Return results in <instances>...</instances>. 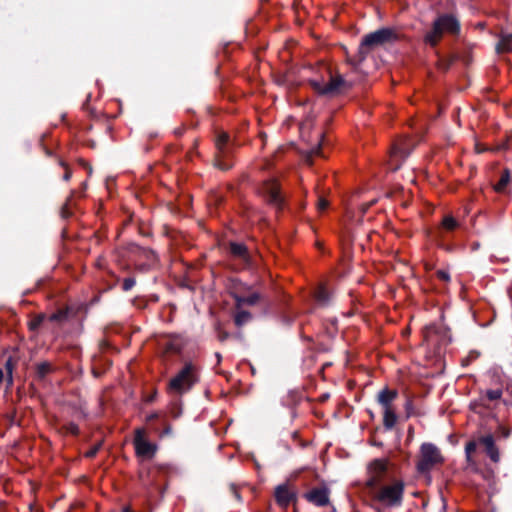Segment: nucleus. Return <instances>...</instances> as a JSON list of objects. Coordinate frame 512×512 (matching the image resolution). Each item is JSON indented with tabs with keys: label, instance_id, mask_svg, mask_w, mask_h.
<instances>
[{
	"label": "nucleus",
	"instance_id": "nucleus-5",
	"mask_svg": "<svg viewBox=\"0 0 512 512\" xmlns=\"http://www.w3.org/2000/svg\"><path fill=\"white\" fill-rule=\"evenodd\" d=\"M394 34L390 29H380L367 34L361 42L360 53L367 54L373 48L382 45L393 38Z\"/></svg>",
	"mask_w": 512,
	"mask_h": 512
},
{
	"label": "nucleus",
	"instance_id": "nucleus-35",
	"mask_svg": "<svg viewBox=\"0 0 512 512\" xmlns=\"http://www.w3.org/2000/svg\"><path fill=\"white\" fill-rule=\"evenodd\" d=\"M171 431H172L171 427H170V426H168V427H166V428L164 429L163 434H170V433H171Z\"/></svg>",
	"mask_w": 512,
	"mask_h": 512
},
{
	"label": "nucleus",
	"instance_id": "nucleus-31",
	"mask_svg": "<svg viewBox=\"0 0 512 512\" xmlns=\"http://www.w3.org/2000/svg\"><path fill=\"white\" fill-rule=\"evenodd\" d=\"M135 285V280L133 278H126L123 281V290L128 291Z\"/></svg>",
	"mask_w": 512,
	"mask_h": 512
},
{
	"label": "nucleus",
	"instance_id": "nucleus-33",
	"mask_svg": "<svg viewBox=\"0 0 512 512\" xmlns=\"http://www.w3.org/2000/svg\"><path fill=\"white\" fill-rule=\"evenodd\" d=\"M63 168H64V175H63V179L65 181H68L71 177V171L69 169V167L67 165H64L63 164Z\"/></svg>",
	"mask_w": 512,
	"mask_h": 512
},
{
	"label": "nucleus",
	"instance_id": "nucleus-18",
	"mask_svg": "<svg viewBox=\"0 0 512 512\" xmlns=\"http://www.w3.org/2000/svg\"><path fill=\"white\" fill-rule=\"evenodd\" d=\"M499 53L511 52L512 51V34L502 35L497 47Z\"/></svg>",
	"mask_w": 512,
	"mask_h": 512
},
{
	"label": "nucleus",
	"instance_id": "nucleus-7",
	"mask_svg": "<svg viewBox=\"0 0 512 512\" xmlns=\"http://www.w3.org/2000/svg\"><path fill=\"white\" fill-rule=\"evenodd\" d=\"M387 461L375 459L368 466L367 486L372 489L377 486L385 477L387 472Z\"/></svg>",
	"mask_w": 512,
	"mask_h": 512
},
{
	"label": "nucleus",
	"instance_id": "nucleus-4",
	"mask_svg": "<svg viewBox=\"0 0 512 512\" xmlns=\"http://www.w3.org/2000/svg\"><path fill=\"white\" fill-rule=\"evenodd\" d=\"M133 445L136 455L141 458L152 459L157 452V445L147 440L143 428L135 430Z\"/></svg>",
	"mask_w": 512,
	"mask_h": 512
},
{
	"label": "nucleus",
	"instance_id": "nucleus-40",
	"mask_svg": "<svg viewBox=\"0 0 512 512\" xmlns=\"http://www.w3.org/2000/svg\"><path fill=\"white\" fill-rule=\"evenodd\" d=\"M154 418H155V415H151V416H149V418H148V419H149V420H152V419H154Z\"/></svg>",
	"mask_w": 512,
	"mask_h": 512
},
{
	"label": "nucleus",
	"instance_id": "nucleus-28",
	"mask_svg": "<svg viewBox=\"0 0 512 512\" xmlns=\"http://www.w3.org/2000/svg\"><path fill=\"white\" fill-rule=\"evenodd\" d=\"M12 368H13L12 359H11V357H9L5 363V369L7 371L9 383H12Z\"/></svg>",
	"mask_w": 512,
	"mask_h": 512
},
{
	"label": "nucleus",
	"instance_id": "nucleus-14",
	"mask_svg": "<svg viewBox=\"0 0 512 512\" xmlns=\"http://www.w3.org/2000/svg\"><path fill=\"white\" fill-rule=\"evenodd\" d=\"M398 393L396 390L384 388L378 393L377 400L383 409L394 408L392 403L396 399Z\"/></svg>",
	"mask_w": 512,
	"mask_h": 512
},
{
	"label": "nucleus",
	"instance_id": "nucleus-1",
	"mask_svg": "<svg viewBox=\"0 0 512 512\" xmlns=\"http://www.w3.org/2000/svg\"><path fill=\"white\" fill-rule=\"evenodd\" d=\"M372 500L381 508L400 506L403 500L404 483L396 480L370 489Z\"/></svg>",
	"mask_w": 512,
	"mask_h": 512
},
{
	"label": "nucleus",
	"instance_id": "nucleus-9",
	"mask_svg": "<svg viewBox=\"0 0 512 512\" xmlns=\"http://www.w3.org/2000/svg\"><path fill=\"white\" fill-rule=\"evenodd\" d=\"M304 497L316 506H326L330 503V490L326 486L315 487L305 493Z\"/></svg>",
	"mask_w": 512,
	"mask_h": 512
},
{
	"label": "nucleus",
	"instance_id": "nucleus-41",
	"mask_svg": "<svg viewBox=\"0 0 512 512\" xmlns=\"http://www.w3.org/2000/svg\"><path fill=\"white\" fill-rule=\"evenodd\" d=\"M123 512H132L130 509L126 508Z\"/></svg>",
	"mask_w": 512,
	"mask_h": 512
},
{
	"label": "nucleus",
	"instance_id": "nucleus-12",
	"mask_svg": "<svg viewBox=\"0 0 512 512\" xmlns=\"http://www.w3.org/2000/svg\"><path fill=\"white\" fill-rule=\"evenodd\" d=\"M165 354H176L181 351L182 342L179 337L163 338L159 342Z\"/></svg>",
	"mask_w": 512,
	"mask_h": 512
},
{
	"label": "nucleus",
	"instance_id": "nucleus-2",
	"mask_svg": "<svg viewBox=\"0 0 512 512\" xmlns=\"http://www.w3.org/2000/svg\"><path fill=\"white\" fill-rule=\"evenodd\" d=\"M323 71L321 78L311 79V85L319 93L331 94L337 93L345 86V81L340 75H334L330 68L324 64L320 66Z\"/></svg>",
	"mask_w": 512,
	"mask_h": 512
},
{
	"label": "nucleus",
	"instance_id": "nucleus-23",
	"mask_svg": "<svg viewBox=\"0 0 512 512\" xmlns=\"http://www.w3.org/2000/svg\"><path fill=\"white\" fill-rule=\"evenodd\" d=\"M441 225L445 230L453 231L458 227V222L454 217L447 215L443 218Z\"/></svg>",
	"mask_w": 512,
	"mask_h": 512
},
{
	"label": "nucleus",
	"instance_id": "nucleus-13",
	"mask_svg": "<svg viewBox=\"0 0 512 512\" xmlns=\"http://www.w3.org/2000/svg\"><path fill=\"white\" fill-rule=\"evenodd\" d=\"M438 25L442 29V32H448L455 34L459 30L458 21L451 15H443L437 19Z\"/></svg>",
	"mask_w": 512,
	"mask_h": 512
},
{
	"label": "nucleus",
	"instance_id": "nucleus-22",
	"mask_svg": "<svg viewBox=\"0 0 512 512\" xmlns=\"http://www.w3.org/2000/svg\"><path fill=\"white\" fill-rule=\"evenodd\" d=\"M511 176L510 172L508 170H505L498 181V183L494 186L495 191L497 192H503L507 186V184L510 182Z\"/></svg>",
	"mask_w": 512,
	"mask_h": 512
},
{
	"label": "nucleus",
	"instance_id": "nucleus-39",
	"mask_svg": "<svg viewBox=\"0 0 512 512\" xmlns=\"http://www.w3.org/2000/svg\"><path fill=\"white\" fill-rule=\"evenodd\" d=\"M32 388V382L28 383V389Z\"/></svg>",
	"mask_w": 512,
	"mask_h": 512
},
{
	"label": "nucleus",
	"instance_id": "nucleus-21",
	"mask_svg": "<svg viewBox=\"0 0 512 512\" xmlns=\"http://www.w3.org/2000/svg\"><path fill=\"white\" fill-rule=\"evenodd\" d=\"M230 252L235 257L241 258L246 260L247 259V249L246 247L241 243H231L230 244Z\"/></svg>",
	"mask_w": 512,
	"mask_h": 512
},
{
	"label": "nucleus",
	"instance_id": "nucleus-6",
	"mask_svg": "<svg viewBox=\"0 0 512 512\" xmlns=\"http://www.w3.org/2000/svg\"><path fill=\"white\" fill-rule=\"evenodd\" d=\"M442 462V456L437 447L432 444H423L421 446V457L417 464L420 471H428L434 465Z\"/></svg>",
	"mask_w": 512,
	"mask_h": 512
},
{
	"label": "nucleus",
	"instance_id": "nucleus-15",
	"mask_svg": "<svg viewBox=\"0 0 512 512\" xmlns=\"http://www.w3.org/2000/svg\"><path fill=\"white\" fill-rule=\"evenodd\" d=\"M481 443L485 446L486 453L489 458L497 463L500 460V454L498 448L495 446L494 439L491 435L481 438Z\"/></svg>",
	"mask_w": 512,
	"mask_h": 512
},
{
	"label": "nucleus",
	"instance_id": "nucleus-25",
	"mask_svg": "<svg viewBox=\"0 0 512 512\" xmlns=\"http://www.w3.org/2000/svg\"><path fill=\"white\" fill-rule=\"evenodd\" d=\"M406 155H407V152L404 148H402L398 144L393 145V147L391 149V157L392 158H397V157L404 158V157H406Z\"/></svg>",
	"mask_w": 512,
	"mask_h": 512
},
{
	"label": "nucleus",
	"instance_id": "nucleus-38",
	"mask_svg": "<svg viewBox=\"0 0 512 512\" xmlns=\"http://www.w3.org/2000/svg\"><path fill=\"white\" fill-rule=\"evenodd\" d=\"M28 509L29 511H32V502L28 503Z\"/></svg>",
	"mask_w": 512,
	"mask_h": 512
},
{
	"label": "nucleus",
	"instance_id": "nucleus-34",
	"mask_svg": "<svg viewBox=\"0 0 512 512\" xmlns=\"http://www.w3.org/2000/svg\"><path fill=\"white\" fill-rule=\"evenodd\" d=\"M97 452V448L92 449L91 451L87 452V457H93Z\"/></svg>",
	"mask_w": 512,
	"mask_h": 512
},
{
	"label": "nucleus",
	"instance_id": "nucleus-30",
	"mask_svg": "<svg viewBox=\"0 0 512 512\" xmlns=\"http://www.w3.org/2000/svg\"><path fill=\"white\" fill-rule=\"evenodd\" d=\"M436 275L441 281L448 282L450 280V275L445 270H438Z\"/></svg>",
	"mask_w": 512,
	"mask_h": 512
},
{
	"label": "nucleus",
	"instance_id": "nucleus-36",
	"mask_svg": "<svg viewBox=\"0 0 512 512\" xmlns=\"http://www.w3.org/2000/svg\"><path fill=\"white\" fill-rule=\"evenodd\" d=\"M27 327L29 330H32V319L27 320Z\"/></svg>",
	"mask_w": 512,
	"mask_h": 512
},
{
	"label": "nucleus",
	"instance_id": "nucleus-26",
	"mask_svg": "<svg viewBox=\"0 0 512 512\" xmlns=\"http://www.w3.org/2000/svg\"><path fill=\"white\" fill-rule=\"evenodd\" d=\"M502 394V390L499 388L487 390L485 393L486 397L491 401L499 400L502 397Z\"/></svg>",
	"mask_w": 512,
	"mask_h": 512
},
{
	"label": "nucleus",
	"instance_id": "nucleus-29",
	"mask_svg": "<svg viewBox=\"0 0 512 512\" xmlns=\"http://www.w3.org/2000/svg\"><path fill=\"white\" fill-rule=\"evenodd\" d=\"M49 370H50V365L48 363H42L37 366V373L41 377H43Z\"/></svg>",
	"mask_w": 512,
	"mask_h": 512
},
{
	"label": "nucleus",
	"instance_id": "nucleus-11",
	"mask_svg": "<svg viewBox=\"0 0 512 512\" xmlns=\"http://www.w3.org/2000/svg\"><path fill=\"white\" fill-rule=\"evenodd\" d=\"M228 141H229V136L225 132L219 133L216 138L215 145H216V149H217V154H216L215 164L220 169L228 168V165H225L224 163H222V158H224L227 154L226 147H227Z\"/></svg>",
	"mask_w": 512,
	"mask_h": 512
},
{
	"label": "nucleus",
	"instance_id": "nucleus-19",
	"mask_svg": "<svg viewBox=\"0 0 512 512\" xmlns=\"http://www.w3.org/2000/svg\"><path fill=\"white\" fill-rule=\"evenodd\" d=\"M234 298L238 308H241L244 305H253L258 301V295L256 293H252L249 296L235 294Z\"/></svg>",
	"mask_w": 512,
	"mask_h": 512
},
{
	"label": "nucleus",
	"instance_id": "nucleus-8",
	"mask_svg": "<svg viewBox=\"0 0 512 512\" xmlns=\"http://www.w3.org/2000/svg\"><path fill=\"white\" fill-rule=\"evenodd\" d=\"M260 194L276 208L280 209L282 207L283 199L276 180L265 181L260 188Z\"/></svg>",
	"mask_w": 512,
	"mask_h": 512
},
{
	"label": "nucleus",
	"instance_id": "nucleus-27",
	"mask_svg": "<svg viewBox=\"0 0 512 512\" xmlns=\"http://www.w3.org/2000/svg\"><path fill=\"white\" fill-rule=\"evenodd\" d=\"M249 318H250V314L248 312L240 311L235 316V322L238 326H241L244 323H246Z\"/></svg>",
	"mask_w": 512,
	"mask_h": 512
},
{
	"label": "nucleus",
	"instance_id": "nucleus-3",
	"mask_svg": "<svg viewBox=\"0 0 512 512\" xmlns=\"http://www.w3.org/2000/svg\"><path fill=\"white\" fill-rule=\"evenodd\" d=\"M197 381V369L191 363L184 368L169 382V389L176 393H184L188 391Z\"/></svg>",
	"mask_w": 512,
	"mask_h": 512
},
{
	"label": "nucleus",
	"instance_id": "nucleus-32",
	"mask_svg": "<svg viewBox=\"0 0 512 512\" xmlns=\"http://www.w3.org/2000/svg\"><path fill=\"white\" fill-rule=\"evenodd\" d=\"M328 207V201L324 198H319L317 202V209L319 211H325Z\"/></svg>",
	"mask_w": 512,
	"mask_h": 512
},
{
	"label": "nucleus",
	"instance_id": "nucleus-24",
	"mask_svg": "<svg viewBox=\"0 0 512 512\" xmlns=\"http://www.w3.org/2000/svg\"><path fill=\"white\" fill-rule=\"evenodd\" d=\"M477 449V444L476 442L474 441H470L466 444V447H465V453H466V458H467V461L469 463H473L472 461V454L476 451Z\"/></svg>",
	"mask_w": 512,
	"mask_h": 512
},
{
	"label": "nucleus",
	"instance_id": "nucleus-37",
	"mask_svg": "<svg viewBox=\"0 0 512 512\" xmlns=\"http://www.w3.org/2000/svg\"><path fill=\"white\" fill-rule=\"evenodd\" d=\"M3 379H4V372H3V370L0 368V384L3 382Z\"/></svg>",
	"mask_w": 512,
	"mask_h": 512
},
{
	"label": "nucleus",
	"instance_id": "nucleus-16",
	"mask_svg": "<svg viewBox=\"0 0 512 512\" xmlns=\"http://www.w3.org/2000/svg\"><path fill=\"white\" fill-rule=\"evenodd\" d=\"M442 35V29L440 28L436 20L433 24L432 30L429 33H427L425 41L429 43L431 46H435L441 39Z\"/></svg>",
	"mask_w": 512,
	"mask_h": 512
},
{
	"label": "nucleus",
	"instance_id": "nucleus-17",
	"mask_svg": "<svg viewBox=\"0 0 512 512\" xmlns=\"http://www.w3.org/2000/svg\"><path fill=\"white\" fill-rule=\"evenodd\" d=\"M397 416L394 408L383 409V424L387 429L394 427Z\"/></svg>",
	"mask_w": 512,
	"mask_h": 512
},
{
	"label": "nucleus",
	"instance_id": "nucleus-10",
	"mask_svg": "<svg viewBox=\"0 0 512 512\" xmlns=\"http://www.w3.org/2000/svg\"><path fill=\"white\" fill-rule=\"evenodd\" d=\"M295 499L296 491L290 485L282 484L275 489V500L282 508L288 507Z\"/></svg>",
	"mask_w": 512,
	"mask_h": 512
},
{
	"label": "nucleus",
	"instance_id": "nucleus-20",
	"mask_svg": "<svg viewBox=\"0 0 512 512\" xmlns=\"http://www.w3.org/2000/svg\"><path fill=\"white\" fill-rule=\"evenodd\" d=\"M314 297H315V300L319 304H321V305L326 304L330 298V293H329L328 288L325 285H320L316 289Z\"/></svg>",
	"mask_w": 512,
	"mask_h": 512
}]
</instances>
